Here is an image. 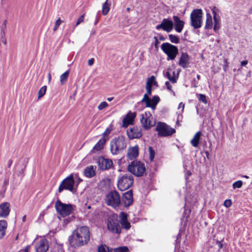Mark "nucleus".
<instances>
[{"label": "nucleus", "instance_id": "obj_1", "mask_svg": "<svg viewBox=\"0 0 252 252\" xmlns=\"http://www.w3.org/2000/svg\"><path fill=\"white\" fill-rule=\"evenodd\" d=\"M90 239V232L88 227L79 226L74 230L69 238L70 245L73 247H81L88 244Z\"/></svg>", "mask_w": 252, "mask_h": 252}, {"label": "nucleus", "instance_id": "obj_2", "mask_svg": "<svg viewBox=\"0 0 252 252\" xmlns=\"http://www.w3.org/2000/svg\"><path fill=\"white\" fill-rule=\"evenodd\" d=\"M160 47L163 52L167 55V61L174 60L179 54L178 47L169 42L163 43Z\"/></svg>", "mask_w": 252, "mask_h": 252}, {"label": "nucleus", "instance_id": "obj_3", "mask_svg": "<svg viewBox=\"0 0 252 252\" xmlns=\"http://www.w3.org/2000/svg\"><path fill=\"white\" fill-rule=\"evenodd\" d=\"M126 142L125 137L118 136L115 137L110 142V151L112 155H117L119 151L126 149Z\"/></svg>", "mask_w": 252, "mask_h": 252}, {"label": "nucleus", "instance_id": "obj_4", "mask_svg": "<svg viewBox=\"0 0 252 252\" xmlns=\"http://www.w3.org/2000/svg\"><path fill=\"white\" fill-rule=\"evenodd\" d=\"M155 130L158 132V135L160 137H167L172 136L176 132V130L163 122L158 123Z\"/></svg>", "mask_w": 252, "mask_h": 252}, {"label": "nucleus", "instance_id": "obj_5", "mask_svg": "<svg viewBox=\"0 0 252 252\" xmlns=\"http://www.w3.org/2000/svg\"><path fill=\"white\" fill-rule=\"evenodd\" d=\"M55 206L58 213L63 217L70 215L73 211V205L63 203L60 200L56 202Z\"/></svg>", "mask_w": 252, "mask_h": 252}, {"label": "nucleus", "instance_id": "obj_6", "mask_svg": "<svg viewBox=\"0 0 252 252\" xmlns=\"http://www.w3.org/2000/svg\"><path fill=\"white\" fill-rule=\"evenodd\" d=\"M190 25L195 29L201 27L202 24V10L201 9L193 10L190 14Z\"/></svg>", "mask_w": 252, "mask_h": 252}, {"label": "nucleus", "instance_id": "obj_7", "mask_svg": "<svg viewBox=\"0 0 252 252\" xmlns=\"http://www.w3.org/2000/svg\"><path fill=\"white\" fill-rule=\"evenodd\" d=\"M105 202L108 206L116 208L121 204L120 196L118 192L113 191L109 192L105 197Z\"/></svg>", "mask_w": 252, "mask_h": 252}, {"label": "nucleus", "instance_id": "obj_8", "mask_svg": "<svg viewBox=\"0 0 252 252\" xmlns=\"http://www.w3.org/2000/svg\"><path fill=\"white\" fill-rule=\"evenodd\" d=\"M133 179L131 174L123 175L118 181V187L121 191L129 188L133 184Z\"/></svg>", "mask_w": 252, "mask_h": 252}, {"label": "nucleus", "instance_id": "obj_9", "mask_svg": "<svg viewBox=\"0 0 252 252\" xmlns=\"http://www.w3.org/2000/svg\"><path fill=\"white\" fill-rule=\"evenodd\" d=\"M107 226L108 229L112 233L117 234L120 233L121 228L117 219V215H112L108 218Z\"/></svg>", "mask_w": 252, "mask_h": 252}, {"label": "nucleus", "instance_id": "obj_10", "mask_svg": "<svg viewBox=\"0 0 252 252\" xmlns=\"http://www.w3.org/2000/svg\"><path fill=\"white\" fill-rule=\"evenodd\" d=\"M74 184V181L71 175L63 181L59 188V192H61L64 189H68L73 192H75Z\"/></svg>", "mask_w": 252, "mask_h": 252}, {"label": "nucleus", "instance_id": "obj_11", "mask_svg": "<svg viewBox=\"0 0 252 252\" xmlns=\"http://www.w3.org/2000/svg\"><path fill=\"white\" fill-rule=\"evenodd\" d=\"M97 162L98 169L101 171L110 169L112 167L113 164L111 159L106 158L104 156L99 157Z\"/></svg>", "mask_w": 252, "mask_h": 252}, {"label": "nucleus", "instance_id": "obj_12", "mask_svg": "<svg viewBox=\"0 0 252 252\" xmlns=\"http://www.w3.org/2000/svg\"><path fill=\"white\" fill-rule=\"evenodd\" d=\"M136 116L135 112H131L129 111L127 114L124 117L122 121V127L127 128L128 126L133 124V122Z\"/></svg>", "mask_w": 252, "mask_h": 252}, {"label": "nucleus", "instance_id": "obj_13", "mask_svg": "<svg viewBox=\"0 0 252 252\" xmlns=\"http://www.w3.org/2000/svg\"><path fill=\"white\" fill-rule=\"evenodd\" d=\"M191 57L187 52H182L178 63V65L183 68H187L190 63Z\"/></svg>", "mask_w": 252, "mask_h": 252}, {"label": "nucleus", "instance_id": "obj_14", "mask_svg": "<svg viewBox=\"0 0 252 252\" xmlns=\"http://www.w3.org/2000/svg\"><path fill=\"white\" fill-rule=\"evenodd\" d=\"M35 248L36 252H46L49 249L48 241L41 239L36 242Z\"/></svg>", "mask_w": 252, "mask_h": 252}, {"label": "nucleus", "instance_id": "obj_15", "mask_svg": "<svg viewBox=\"0 0 252 252\" xmlns=\"http://www.w3.org/2000/svg\"><path fill=\"white\" fill-rule=\"evenodd\" d=\"M127 135L129 139H139L142 136L141 130L137 127H130L126 131Z\"/></svg>", "mask_w": 252, "mask_h": 252}, {"label": "nucleus", "instance_id": "obj_16", "mask_svg": "<svg viewBox=\"0 0 252 252\" xmlns=\"http://www.w3.org/2000/svg\"><path fill=\"white\" fill-rule=\"evenodd\" d=\"M132 191L129 190L124 194L121 204L124 206L127 207L131 205L133 203Z\"/></svg>", "mask_w": 252, "mask_h": 252}, {"label": "nucleus", "instance_id": "obj_17", "mask_svg": "<svg viewBox=\"0 0 252 252\" xmlns=\"http://www.w3.org/2000/svg\"><path fill=\"white\" fill-rule=\"evenodd\" d=\"M174 27L176 32H181L185 25V22L180 19V18L176 15L173 16Z\"/></svg>", "mask_w": 252, "mask_h": 252}, {"label": "nucleus", "instance_id": "obj_18", "mask_svg": "<svg viewBox=\"0 0 252 252\" xmlns=\"http://www.w3.org/2000/svg\"><path fill=\"white\" fill-rule=\"evenodd\" d=\"M160 101V98L158 95H154L151 99L150 98L144 103L146 107L151 108L152 110H155L157 104Z\"/></svg>", "mask_w": 252, "mask_h": 252}, {"label": "nucleus", "instance_id": "obj_19", "mask_svg": "<svg viewBox=\"0 0 252 252\" xmlns=\"http://www.w3.org/2000/svg\"><path fill=\"white\" fill-rule=\"evenodd\" d=\"M10 211L9 203L6 202L0 204V217L6 218L9 215Z\"/></svg>", "mask_w": 252, "mask_h": 252}, {"label": "nucleus", "instance_id": "obj_20", "mask_svg": "<svg viewBox=\"0 0 252 252\" xmlns=\"http://www.w3.org/2000/svg\"><path fill=\"white\" fill-rule=\"evenodd\" d=\"M162 25L164 28V31L170 32L174 28L173 21L169 18H164L162 20Z\"/></svg>", "mask_w": 252, "mask_h": 252}, {"label": "nucleus", "instance_id": "obj_21", "mask_svg": "<svg viewBox=\"0 0 252 252\" xmlns=\"http://www.w3.org/2000/svg\"><path fill=\"white\" fill-rule=\"evenodd\" d=\"M139 155V147L137 145L128 149L127 157L130 159L136 158Z\"/></svg>", "mask_w": 252, "mask_h": 252}, {"label": "nucleus", "instance_id": "obj_22", "mask_svg": "<svg viewBox=\"0 0 252 252\" xmlns=\"http://www.w3.org/2000/svg\"><path fill=\"white\" fill-rule=\"evenodd\" d=\"M151 120L148 118H144V114L141 115L140 122L145 130H148L154 126V124L152 123Z\"/></svg>", "mask_w": 252, "mask_h": 252}, {"label": "nucleus", "instance_id": "obj_23", "mask_svg": "<svg viewBox=\"0 0 252 252\" xmlns=\"http://www.w3.org/2000/svg\"><path fill=\"white\" fill-rule=\"evenodd\" d=\"M8 224L6 220H0V240L2 239L6 234Z\"/></svg>", "mask_w": 252, "mask_h": 252}, {"label": "nucleus", "instance_id": "obj_24", "mask_svg": "<svg viewBox=\"0 0 252 252\" xmlns=\"http://www.w3.org/2000/svg\"><path fill=\"white\" fill-rule=\"evenodd\" d=\"M202 133L200 131H197L191 140L190 143L194 147H198Z\"/></svg>", "mask_w": 252, "mask_h": 252}, {"label": "nucleus", "instance_id": "obj_25", "mask_svg": "<svg viewBox=\"0 0 252 252\" xmlns=\"http://www.w3.org/2000/svg\"><path fill=\"white\" fill-rule=\"evenodd\" d=\"M146 93L144 94L143 97L141 101V103L146 102L150 98L149 96L152 94V88L151 86L146 85Z\"/></svg>", "mask_w": 252, "mask_h": 252}, {"label": "nucleus", "instance_id": "obj_26", "mask_svg": "<svg viewBox=\"0 0 252 252\" xmlns=\"http://www.w3.org/2000/svg\"><path fill=\"white\" fill-rule=\"evenodd\" d=\"M136 162H139L136 164V173H145V166L144 163L141 162L140 161H137Z\"/></svg>", "mask_w": 252, "mask_h": 252}, {"label": "nucleus", "instance_id": "obj_27", "mask_svg": "<svg viewBox=\"0 0 252 252\" xmlns=\"http://www.w3.org/2000/svg\"><path fill=\"white\" fill-rule=\"evenodd\" d=\"M180 70L177 73V76H171L170 72L169 71L166 72L164 76L172 83H175L177 82V80L179 77V72Z\"/></svg>", "mask_w": 252, "mask_h": 252}, {"label": "nucleus", "instance_id": "obj_28", "mask_svg": "<svg viewBox=\"0 0 252 252\" xmlns=\"http://www.w3.org/2000/svg\"><path fill=\"white\" fill-rule=\"evenodd\" d=\"M108 0H106L102 4V13L103 15H107L110 10L111 4L108 3Z\"/></svg>", "mask_w": 252, "mask_h": 252}, {"label": "nucleus", "instance_id": "obj_29", "mask_svg": "<svg viewBox=\"0 0 252 252\" xmlns=\"http://www.w3.org/2000/svg\"><path fill=\"white\" fill-rule=\"evenodd\" d=\"M214 21V31L215 32H217L219 29L220 28V16L213 17Z\"/></svg>", "mask_w": 252, "mask_h": 252}, {"label": "nucleus", "instance_id": "obj_30", "mask_svg": "<svg viewBox=\"0 0 252 252\" xmlns=\"http://www.w3.org/2000/svg\"><path fill=\"white\" fill-rule=\"evenodd\" d=\"M138 162H136V160H134L131 162L130 164L128 165L127 166V171L130 173H136L135 169L136 168V164Z\"/></svg>", "mask_w": 252, "mask_h": 252}, {"label": "nucleus", "instance_id": "obj_31", "mask_svg": "<svg viewBox=\"0 0 252 252\" xmlns=\"http://www.w3.org/2000/svg\"><path fill=\"white\" fill-rule=\"evenodd\" d=\"M69 74V70H67L63 73L60 76V82L63 85L67 80Z\"/></svg>", "mask_w": 252, "mask_h": 252}, {"label": "nucleus", "instance_id": "obj_32", "mask_svg": "<svg viewBox=\"0 0 252 252\" xmlns=\"http://www.w3.org/2000/svg\"><path fill=\"white\" fill-rule=\"evenodd\" d=\"M169 39L171 43L178 44L180 43L179 37L176 35L170 34L168 35Z\"/></svg>", "mask_w": 252, "mask_h": 252}, {"label": "nucleus", "instance_id": "obj_33", "mask_svg": "<svg viewBox=\"0 0 252 252\" xmlns=\"http://www.w3.org/2000/svg\"><path fill=\"white\" fill-rule=\"evenodd\" d=\"M96 167L94 165H90L86 167L83 173H95V169Z\"/></svg>", "mask_w": 252, "mask_h": 252}, {"label": "nucleus", "instance_id": "obj_34", "mask_svg": "<svg viewBox=\"0 0 252 252\" xmlns=\"http://www.w3.org/2000/svg\"><path fill=\"white\" fill-rule=\"evenodd\" d=\"M98 252H112V249H110L106 245H101L98 247Z\"/></svg>", "mask_w": 252, "mask_h": 252}, {"label": "nucleus", "instance_id": "obj_35", "mask_svg": "<svg viewBox=\"0 0 252 252\" xmlns=\"http://www.w3.org/2000/svg\"><path fill=\"white\" fill-rule=\"evenodd\" d=\"M196 95L200 101L203 102L205 104L207 103V100L205 94H196Z\"/></svg>", "mask_w": 252, "mask_h": 252}, {"label": "nucleus", "instance_id": "obj_36", "mask_svg": "<svg viewBox=\"0 0 252 252\" xmlns=\"http://www.w3.org/2000/svg\"><path fill=\"white\" fill-rule=\"evenodd\" d=\"M153 84H157V82L156 79V77L154 75H152L150 78H149L146 82V85H149L152 88V86Z\"/></svg>", "mask_w": 252, "mask_h": 252}, {"label": "nucleus", "instance_id": "obj_37", "mask_svg": "<svg viewBox=\"0 0 252 252\" xmlns=\"http://www.w3.org/2000/svg\"><path fill=\"white\" fill-rule=\"evenodd\" d=\"M47 90V86H43L38 91V98L39 99L44 96L46 93Z\"/></svg>", "mask_w": 252, "mask_h": 252}, {"label": "nucleus", "instance_id": "obj_38", "mask_svg": "<svg viewBox=\"0 0 252 252\" xmlns=\"http://www.w3.org/2000/svg\"><path fill=\"white\" fill-rule=\"evenodd\" d=\"M103 149V147H101L99 144L96 143L91 151L90 154L95 153V151H100Z\"/></svg>", "mask_w": 252, "mask_h": 252}, {"label": "nucleus", "instance_id": "obj_39", "mask_svg": "<svg viewBox=\"0 0 252 252\" xmlns=\"http://www.w3.org/2000/svg\"><path fill=\"white\" fill-rule=\"evenodd\" d=\"M149 152L150 155V159L151 161H153L155 157V151L152 147L150 146L149 147Z\"/></svg>", "mask_w": 252, "mask_h": 252}, {"label": "nucleus", "instance_id": "obj_40", "mask_svg": "<svg viewBox=\"0 0 252 252\" xmlns=\"http://www.w3.org/2000/svg\"><path fill=\"white\" fill-rule=\"evenodd\" d=\"M211 11L213 14V17H218L220 15L218 14V12H220V10L215 6L211 7Z\"/></svg>", "mask_w": 252, "mask_h": 252}, {"label": "nucleus", "instance_id": "obj_41", "mask_svg": "<svg viewBox=\"0 0 252 252\" xmlns=\"http://www.w3.org/2000/svg\"><path fill=\"white\" fill-rule=\"evenodd\" d=\"M120 223L122 226L126 229H129L130 227V224L128 222L127 220H125L124 221H121L120 222Z\"/></svg>", "mask_w": 252, "mask_h": 252}, {"label": "nucleus", "instance_id": "obj_42", "mask_svg": "<svg viewBox=\"0 0 252 252\" xmlns=\"http://www.w3.org/2000/svg\"><path fill=\"white\" fill-rule=\"evenodd\" d=\"M213 27V22L212 20H206V23L205 26V29L208 30L211 29Z\"/></svg>", "mask_w": 252, "mask_h": 252}, {"label": "nucleus", "instance_id": "obj_43", "mask_svg": "<svg viewBox=\"0 0 252 252\" xmlns=\"http://www.w3.org/2000/svg\"><path fill=\"white\" fill-rule=\"evenodd\" d=\"M119 217L120 219V222L127 220V214L123 212L120 213Z\"/></svg>", "mask_w": 252, "mask_h": 252}, {"label": "nucleus", "instance_id": "obj_44", "mask_svg": "<svg viewBox=\"0 0 252 252\" xmlns=\"http://www.w3.org/2000/svg\"><path fill=\"white\" fill-rule=\"evenodd\" d=\"M243 185V183L241 181H237L233 184V188L234 189L236 188H240Z\"/></svg>", "mask_w": 252, "mask_h": 252}, {"label": "nucleus", "instance_id": "obj_45", "mask_svg": "<svg viewBox=\"0 0 252 252\" xmlns=\"http://www.w3.org/2000/svg\"><path fill=\"white\" fill-rule=\"evenodd\" d=\"M108 106V103L106 101L101 102L97 107L99 110H101Z\"/></svg>", "mask_w": 252, "mask_h": 252}, {"label": "nucleus", "instance_id": "obj_46", "mask_svg": "<svg viewBox=\"0 0 252 252\" xmlns=\"http://www.w3.org/2000/svg\"><path fill=\"white\" fill-rule=\"evenodd\" d=\"M106 141L107 139L105 138L104 137H103L98 140L97 143L99 144L101 147H103L104 148V146L106 143Z\"/></svg>", "mask_w": 252, "mask_h": 252}, {"label": "nucleus", "instance_id": "obj_47", "mask_svg": "<svg viewBox=\"0 0 252 252\" xmlns=\"http://www.w3.org/2000/svg\"><path fill=\"white\" fill-rule=\"evenodd\" d=\"M115 252H128V250L126 247H120L115 250Z\"/></svg>", "mask_w": 252, "mask_h": 252}, {"label": "nucleus", "instance_id": "obj_48", "mask_svg": "<svg viewBox=\"0 0 252 252\" xmlns=\"http://www.w3.org/2000/svg\"><path fill=\"white\" fill-rule=\"evenodd\" d=\"M84 15H81V16H80L79 17V18L78 19L77 21V22H76V25H75V27H76L77 26H78V25H79L81 23H82V22H83L84 21Z\"/></svg>", "mask_w": 252, "mask_h": 252}, {"label": "nucleus", "instance_id": "obj_49", "mask_svg": "<svg viewBox=\"0 0 252 252\" xmlns=\"http://www.w3.org/2000/svg\"><path fill=\"white\" fill-rule=\"evenodd\" d=\"M169 111V109L166 107H163L160 111V114L162 115H165Z\"/></svg>", "mask_w": 252, "mask_h": 252}, {"label": "nucleus", "instance_id": "obj_50", "mask_svg": "<svg viewBox=\"0 0 252 252\" xmlns=\"http://www.w3.org/2000/svg\"><path fill=\"white\" fill-rule=\"evenodd\" d=\"M232 204L231 200L230 199H226L224 201L223 205L227 208L229 207Z\"/></svg>", "mask_w": 252, "mask_h": 252}, {"label": "nucleus", "instance_id": "obj_51", "mask_svg": "<svg viewBox=\"0 0 252 252\" xmlns=\"http://www.w3.org/2000/svg\"><path fill=\"white\" fill-rule=\"evenodd\" d=\"M154 39H155V44L154 46L156 49H158V44L159 43V42L158 41V38L157 36H154Z\"/></svg>", "mask_w": 252, "mask_h": 252}, {"label": "nucleus", "instance_id": "obj_52", "mask_svg": "<svg viewBox=\"0 0 252 252\" xmlns=\"http://www.w3.org/2000/svg\"><path fill=\"white\" fill-rule=\"evenodd\" d=\"M112 129L109 127L107 128L105 131L103 133L102 135L103 136H108L111 132Z\"/></svg>", "mask_w": 252, "mask_h": 252}, {"label": "nucleus", "instance_id": "obj_53", "mask_svg": "<svg viewBox=\"0 0 252 252\" xmlns=\"http://www.w3.org/2000/svg\"><path fill=\"white\" fill-rule=\"evenodd\" d=\"M144 114V118H148L149 119H153L152 114L149 111L145 112Z\"/></svg>", "mask_w": 252, "mask_h": 252}, {"label": "nucleus", "instance_id": "obj_54", "mask_svg": "<svg viewBox=\"0 0 252 252\" xmlns=\"http://www.w3.org/2000/svg\"><path fill=\"white\" fill-rule=\"evenodd\" d=\"M165 85L167 90L173 92V91L172 90V86L171 85V84H170V83L168 81L165 82Z\"/></svg>", "mask_w": 252, "mask_h": 252}, {"label": "nucleus", "instance_id": "obj_55", "mask_svg": "<svg viewBox=\"0 0 252 252\" xmlns=\"http://www.w3.org/2000/svg\"><path fill=\"white\" fill-rule=\"evenodd\" d=\"M31 246L30 245L27 246L23 250H21L20 252H29Z\"/></svg>", "mask_w": 252, "mask_h": 252}, {"label": "nucleus", "instance_id": "obj_56", "mask_svg": "<svg viewBox=\"0 0 252 252\" xmlns=\"http://www.w3.org/2000/svg\"><path fill=\"white\" fill-rule=\"evenodd\" d=\"M163 25H162V21L161 22V23L160 24H158V25L156 26V29L158 30H159L160 29H161L163 31H164V28L163 27Z\"/></svg>", "mask_w": 252, "mask_h": 252}, {"label": "nucleus", "instance_id": "obj_57", "mask_svg": "<svg viewBox=\"0 0 252 252\" xmlns=\"http://www.w3.org/2000/svg\"><path fill=\"white\" fill-rule=\"evenodd\" d=\"M198 82L196 81L195 79L194 78L192 81L191 85L193 87L196 88L197 87Z\"/></svg>", "mask_w": 252, "mask_h": 252}, {"label": "nucleus", "instance_id": "obj_58", "mask_svg": "<svg viewBox=\"0 0 252 252\" xmlns=\"http://www.w3.org/2000/svg\"><path fill=\"white\" fill-rule=\"evenodd\" d=\"M224 63H225V64L223 65V69L225 72L226 71L227 68H228V65L227 62V60L226 59H224Z\"/></svg>", "mask_w": 252, "mask_h": 252}, {"label": "nucleus", "instance_id": "obj_59", "mask_svg": "<svg viewBox=\"0 0 252 252\" xmlns=\"http://www.w3.org/2000/svg\"><path fill=\"white\" fill-rule=\"evenodd\" d=\"M94 62V58H91V59L89 60L88 64L89 66H92Z\"/></svg>", "mask_w": 252, "mask_h": 252}, {"label": "nucleus", "instance_id": "obj_60", "mask_svg": "<svg viewBox=\"0 0 252 252\" xmlns=\"http://www.w3.org/2000/svg\"><path fill=\"white\" fill-rule=\"evenodd\" d=\"M6 22H7V21H6V20H5L3 21V24H2V25L1 27V30H5V29L6 28Z\"/></svg>", "mask_w": 252, "mask_h": 252}, {"label": "nucleus", "instance_id": "obj_61", "mask_svg": "<svg viewBox=\"0 0 252 252\" xmlns=\"http://www.w3.org/2000/svg\"><path fill=\"white\" fill-rule=\"evenodd\" d=\"M62 23V20H61V19L59 18L58 19H57L55 22V25L59 27L61 25V24Z\"/></svg>", "mask_w": 252, "mask_h": 252}, {"label": "nucleus", "instance_id": "obj_62", "mask_svg": "<svg viewBox=\"0 0 252 252\" xmlns=\"http://www.w3.org/2000/svg\"><path fill=\"white\" fill-rule=\"evenodd\" d=\"M13 163V160L12 159H10L8 161V163H7V167L10 168L12 164Z\"/></svg>", "mask_w": 252, "mask_h": 252}, {"label": "nucleus", "instance_id": "obj_63", "mask_svg": "<svg viewBox=\"0 0 252 252\" xmlns=\"http://www.w3.org/2000/svg\"><path fill=\"white\" fill-rule=\"evenodd\" d=\"M206 20H212V17L210 13H207L206 14Z\"/></svg>", "mask_w": 252, "mask_h": 252}, {"label": "nucleus", "instance_id": "obj_64", "mask_svg": "<svg viewBox=\"0 0 252 252\" xmlns=\"http://www.w3.org/2000/svg\"><path fill=\"white\" fill-rule=\"evenodd\" d=\"M248 62L247 60L243 61L241 63V65L242 66H245L246 64H247Z\"/></svg>", "mask_w": 252, "mask_h": 252}]
</instances>
